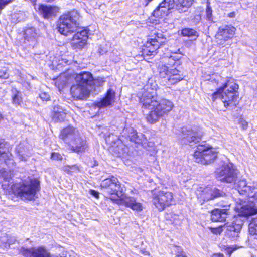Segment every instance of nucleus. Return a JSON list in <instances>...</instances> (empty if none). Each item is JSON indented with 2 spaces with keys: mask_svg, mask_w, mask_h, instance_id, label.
I'll list each match as a JSON object with an SVG mask.
<instances>
[{
  "mask_svg": "<svg viewBox=\"0 0 257 257\" xmlns=\"http://www.w3.org/2000/svg\"><path fill=\"white\" fill-rule=\"evenodd\" d=\"M15 0H0V14L2 11L8 5L12 3Z\"/></svg>",
  "mask_w": 257,
  "mask_h": 257,
  "instance_id": "obj_39",
  "label": "nucleus"
},
{
  "mask_svg": "<svg viewBox=\"0 0 257 257\" xmlns=\"http://www.w3.org/2000/svg\"><path fill=\"white\" fill-rule=\"evenodd\" d=\"M3 119L2 115L0 114V121Z\"/></svg>",
  "mask_w": 257,
  "mask_h": 257,
  "instance_id": "obj_53",
  "label": "nucleus"
},
{
  "mask_svg": "<svg viewBox=\"0 0 257 257\" xmlns=\"http://www.w3.org/2000/svg\"><path fill=\"white\" fill-rule=\"evenodd\" d=\"M31 1L32 3H33L34 4V5H35V3L36 2V0H30Z\"/></svg>",
  "mask_w": 257,
  "mask_h": 257,
  "instance_id": "obj_52",
  "label": "nucleus"
},
{
  "mask_svg": "<svg viewBox=\"0 0 257 257\" xmlns=\"http://www.w3.org/2000/svg\"><path fill=\"white\" fill-rule=\"evenodd\" d=\"M63 62L65 63V64H68V61L66 60V59H63L62 60V62L60 63L61 64H63Z\"/></svg>",
  "mask_w": 257,
  "mask_h": 257,
  "instance_id": "obj_51",
  "label": "nucleus"
},
{
  "mask_svg": "<svg viewBox=\"0 0 257 257\" xmlns=\"http://www.w3.org/2000/svg\"><path fill=\"white\" fill-rule=\"evenodd\" d=\"M194 0H176V9L180 13L186 11Z\"/></svg>",
  "mask_w": 257,
  "mask_h": 257,
  "instance_id": "obj_28",
  "label": "nucleus"
},
{
  "mask_svg": "<svg viewBox=\"0 0 257 257\" xmlns=\"http://www.w3.org/2000/svg\"><path fill=\"white\" fill-rule=\"evenodd\" d=\"M204 17L206 20L211 22H214V18L212 15V10L211 7L209 6L208 4L207 5V7L206 8V10L205 12Z\"/></svg>",
  "mask_w": 257,
  "mask_h": 257,
  "instance_id": "obj_34",
  "label": "nucleus"
},
{
  "mask_svg": "<svg viewBox=\"0 0 257 257\" xmlns=\"http://www.w3.org/2000/svg\"><path fill=\"white\" fill-rule=\"evenodd\" d=\"M24 38L28 41H34L38 36L36 29L33 27L27 28L24 31Z\"/></svg>",
  "mask_w": 257,
  "mask_h": 257,
  "instance_id": "obj_29",
  "label": "nucleus"
},
{
  "mask_svg": "<svg viewBox=\"0 0 257 257\" xmlns=\"http://www.w3.org/2000/svg\"><path fill=\"white\" fill-rule=\"evenodd\" d=\"M223 192L216 188L207 186L205 188L200 187L197 192V195L200 201L206 202L222 196Z\"/></svg>",
  "mask_w": 257,
  "mask_h": 257,
  "instance_id": "obj_14",
  "label": "nucleus"
},
{
  "mask_svg": "<svg viewBox=\"0 0 257 257\" xmlns=\"http://www.w3.org/2000/svg\"><path fill=\"white\" fill-rule=\"evenodd\" d=\"M235 209L238 214L234 215L231 223L227 222L224 226V228H226V235L234 240L238 236L247 217L257 214V206L253 203L247 204L245 202H241L236 205Z\"/></svg>",
  "mask_w": 257,
  "mask_h": 257,
  "instance_id": "obj_3",
  "label": "nucleus"
},
{
  "mask_svg": "<svg viewBox=\"0 0 257 257\" xmlns=\"http://www.w3.org/2000/svg\"><path fill=\"white\" fill-rule=\"evenodd\" d=\"M222 209H215L211 212V220L213 222H223L226 220L228 215L230 204H220Z\"/></svg>",
  "mask_w": 257,
  "mask_h": 257,
  "instance_id": "obj_22",
  "label": "nucleus"
},
{
  "mask_svg": "<svg viewBox=\"0 0 257 257\" xmlns=\"http://www.w3.org/2000/svg\"><path fill=\"white\" fill-rule=\"evenodd\" d=\"M20 146H19L18 148L16 149V151L18 153V157L19 159L21 161H26V158L25 156H23V154H21L23 153V151H20Z\"/></svg>",
  "mask_w": 257,
  "mask_h": 257,
  "instance_id": "obj_41",
  "label": "nucleus"
},
{
  "mask_svg": "<svg viewBox=\"0 0 257 257\" xmlns=\"http://www.w3.org/2000/svg\"><path fill=\"white\" fill-rule=\"evenodd\" d=\"M177 249L178 252V254L176 255V257H186V256L182 251L181 248L180 247H177Z\"/></svg>",
  "mask_w": 257,
  "mask_h": 257,
  "instance_id": "obj_44",
  "label": "nucleus"
},
{
  "mask_svg": "<svg viewBox=\"0 0 257 257\" xmlns=\"http://www.w3.org/2000/svg\"><path fill=\"white\" fill-rule=\"evenodd\" d=\"M152 201L155 207L162 211L173 204V195L170 192L159 191L153 194Z\"/></svg>",
  "mask_w": 257,
  "mask_h": 257,
  "instance_id": "obj_10",
  "label": "nucleus"
},
{
  "mask_svg": "<svg viewBox=\"0 0 257 257\" xmlns=\"http://www.w3.org/2000/svg\"><path fill=\"white\" fill-rule=\"evenodd\" d=\"M9 76L8 68L6 67L0 68V78L3 79H7Z\"/></svg>",
  "mask_w": 257,
  "mask_h": 257,
  "instance_id": "obj_37",
  "label": "nucleus"
},
{
  "mask_svg": "<svg viewBox=\"0 0 257 257\" xmlns=\"http://www.w3.org/2000/svg\"><path fill=\"white\" fill-rule=\"evenodd\" d=\"M115 98V92L109 89L105 96L101 101L97 102L95 105L99 108H103L110 106Z\"/></svg>",
  "mask_w": 257,
  "mask_h": 257,
  "instance_id": "obj_24",
  "label": "nucleus"
},
{
  "mask_svg": "<svg viewBox=\"0 0 257 257\" xmlns=\"http://www.w3.org/2000/svg\"><path fill=\"white\" fill-rule=\"evenodd\" d=\"M238 85L233 81H228L223 86V88H219L217 91L215 92L212 95V98L215 100L218 97V95L223 92V90L225 88H228L226 90L227 92H231L233 93L238 94L237 90L238 89Z\"/></svg>",
  "mask_w": 257,
  "mask_h": 257,
  "instance_id": "obj_26",
  "label": "nucleus"
},
{
  "mask_svg": "<svg viewBox=\"0 0 257 257\" xmlns=\"http://www.w3.org/2000/svg\"><path fill=\"white\" fill-rule=\"evenodd\" d=\"M39 182L36 179H29L22 184L14 185L12 188L14 192L21 198L32 200L37 198V192L39 190Z\"/></svg>",
  "mask_w": 257,
  "mask_h": 257,
  "instance_id": "obj_7",
  "label": "nucleus"
},
{
  "mask_svg": "<svg viewBox=\"0 0 257 257\" xmlns=\"http://www.w3.org/2000/svg\"><path fill=\"white\" fill-rule=\"evenodd\" d=\"M181 34L184 37H187L192 39L195 40L198 37V33L194 29L191 28H184L182 30Z\"/></svg>",
  "mask_w": 257,
  "mask_h": 257,
  "instance_id": "obj_31",
  "label": "nucleus"
},
{
  "mask_svg": "<svg viewBox=\"0 0 257 257\" xmlns=\"http://www.w3.org/2000/svg\"><path fill=\"white\" fill-rule=\"evenodd\" d=\"M156 83L151 84L149 82L143 88L142 94L139 96L140 103L142 107L150 110L146 115V119L150 123H155L167 114L174 107L172 102L169 100L164 99L157 101V89Z\"/></svg>",
  "mask_w": 257,
  "mask_h": 257,
  "instance_id": "obj_1",
  "label": "nucleus"
},
{
  "mask_svg": "<svg viewBox=\"0 0 257 257\" xmlns=\"http://www.w3.org/2000/svg\"><path fill=\"white\" fill-rule=\"evenodd\" d=\"M119 154H120V152H118V153H116V155H117V156H118Z\"/></svg>",
  "mask_w": 257,
  "mask_h": 257,
  "instance_id": "obj_54",
  "label": "nucleus"
},
{
  "mask_svg": "<svg viewBox=\"0 0 257 257\" xmlns=\"http://www.w3.org/2000/svg\"><path fill=\"white\" fill-rule=\"evenodd\" d=\"M88 31L87 29H84L80 31L77 32L73 37L72 40V45L74 49H81L87 44L88 39Z\"/></svg>",
  "mask_w": 257,
  "mask_h": 257,
  "instance_id": "obj_19",
  "label": "nucleus"
},
{
  "mask_svg": "<svg viewBox=\"0 0 257 257\" xmlns=\"http://www.w3.org/2000/svg\"><path fill=\"white\" fill-rule=\"evenodd\" d=\"M230 15H230V17H231V16H232V14H231V13H230Z\"/></svg>",
  "mask_w": 257,
  "mask_h": 257,
  "instance_id": "obj_56",
  "label": "nucleus"
},
{
  "mask_svg": "<svg viewBox=\"0 0 257 257\" xmlns=\"http://www.w3.org/2000/svg\"><path fill=\"white\" fill-rule=\"evenodd\" d=\"M21 252L25 257H50L49 251L43 246L22 248Z\"/></svg>",
  "mask_w": 257,
  "mask_h": 257,
  "instance_id": "obj_18",
  "label": "nucleus"
},
{
  "mask_svg": "<svg viewBox=\"0 0 257 257\" xmlns=\"http://www.w3.org/2000/svg\"><path fill=\"white\" fill-rule=\"evenodd\" d=\"M1 176L5 181L10 182V180L12 179L11 174L10 172L8 171H3L1 173Z\"/></svg>",
  "mask_w": 257,
  "mask_h": 257,
  "instance_id": "obj_38",
  "label": "nucleus"
},
{
  "mask_svg": "<svg viewBox=\"0 0 257 257\" xmlns=\"http://www.w3.org/2000/svg\"><path fill=\"white\" fill-rule=\"evenodd\" d=\"M15 91L16 92V93L13 97V101L14 103L19 105L22 102L21 93L16 90H15Z\"/></svg>",
  "mask_w": 257,
  "mask_h": 257,
  "instance_id": "obj_36",
  "label": "nucleus"
},
{
  "mask_svg": "<svg viewBox=\"0 0 257 257\" xmlns=\"http://www.w3.org/2000/svg\"><path fill=\"white\" fill-rule=\"evenodd\" d=\"M75 80L77 84L84 85L92 89V84L100 86L104 82L102 78L94 79L92 74L89 72H83L77 74L75 77Z\"/></svg>",
  "mask_w": 257,
  "mask_h": 257,
  "instance_id": "obj_15",
  "label": "nucleus"
},
{
  "mask_svg": "<svg viewBox=\"0 0 257 257\" xmlns=\"http://www.w3.org/2000/svg\"><path fill=\"white\" fill-rule=\"evenodd\" d=\"M51 158L52 159L57 161L61 160L62 159V155L56 152H53L51 154Z\"/></svg>",
  "mask_w": 257,
  "mask_h": 257,
  "instance_id": "obj_40",
  "label": "nucleus"
},
{
  "mask_svg": "<svg viewBox=\"0 0 257 257\" xmlns=\"http://www.w3.org/2000/svg\"><path fill=\"white\" fill-rule=\"evenodd\" d=\"M166 41V38L161 32L155 33L154 35L151 36L148 39L146 44V48L143 50V54L149 56L154 55L156 51Z\"/></svg>",
  "mask_w": 257,
  "mask_h": 257,
  "instance_id": "obj_11",
  "label": "nucleus"
},
{
  "mask_svg": "<svg viewBox=\"0 0 257 257\" xmlns=\"http://www.w3.org/2000/svg\"><path fill=\"white\" fill-rule=\"evenodd\" d=\"M88 31L87 29H84L80 31L77 32L73 37L72 40V45L74 49H81L87 44L88 39Z\"/></svg>",
  "mask_w": 257,
  "mask_h": 257,
  "instance_id": "obj_20",
  "label": "nucleus"
},
{
  "mask_svg": "<svg viewBox=\"0 0 257 257\" xmlns=\"http://www.w3.org/2000/svg\"><path fill=\"white\" fill-rule=\"evenodd\" d=\"M79 14L77 11L73 10L60 17L58 22V31L62 34L68 36L77 30Z\"/></svg>",
  "mask_w": 257,
  "mask_h": 257,
  "instance_id": "obj_6",
  "label": "nucleus"
},
{
  "mask_svg": "<svg viewBox=\"0 0 257 257\" xmlns=\"http://www.w3.org/2000/svg\"><path fill=\"white\" fill-rule=\"evenodd\" d=\"M230 15H230V17H231V16H232V14H231V13H230Z\"/></svg>",
  "mask_w": 257,
  "mask_h": 257,
  "instance_id": "obj_55",
  "label": "nucleus"
},
{
  "mask_svg": "<svg viewBox=\"0 0 257 257\" xmlns=\"http://www.w3.org/2000/svg\"><path fill=\"white\" fill-rule=\"evenodd\" d=\"M236 249V248H233V247H227L225 250H226L227 252L228 253V254L230 255L232 253V252L235 250Z\"/></svg>",
  "mask_w": 257,
  "mask_h": 257,
  "instance_id": "obj_46",
  "label": "nucleus"
},
{
  "mask_svg": "<svg viewBox=\"0 0 257 257\" xmlns=\"http://www.w3.org/2000/svg\"><path fill=\"white\" fill-rule=\"evenodd\" d=\"M215 173L217 178L221 181L232 183L237 179L238 171L232 164L224 163L216 169Z\"/></svg>",
  "mask_w": 257,
  "mask_h": 257,
  "instance_id": "obj_9",
  "label": "nucleus"
},
{
  "mask_svg": "<svg viewBox=\"0 0 257 257\" xmlns=\"http://www.w3.org/2000/svg\"><path fill=\"white\" fill-rule=\"evenodd\" d=\"M39 96L43 101H47L50 100V95L46 92L41 93Z\"/></svg>",
  "mask_w": 257,
  "mask_h": 257,
  "instance_id": "obj_42",
  "label": "nucleus"
},
{
  "mask_svg": "<svg viewBox=\"0 0 257 257\" xmlns=\"http://www.w3.org/2000/svg\"><path fill=\"white\" fill-rule=\"evenodd\" d=\"M235 187L240 194L246 193L248 195L249 192L253 193L257 189V184L255 186L249 185L245 180H240L235 185Z\"/></svg>",
  "mask_w": 257,
  "mask_h": 257,
  "instance_id": "obj_25",
  "label": "nucleus"
},
{
  "mask_svg": "<svg viewBox=\"0 0 257 257\" xmlns=\"http://www.w3.org/2000/svg\"><path fill=\"white\" fill-rule=\"evenodd\" d=\"M211 257H224V255L220 253H214L212 255Z\"/></svg>",
  "mask_w": 257,
  "mask_h": 257,
  "instance_id": "obj_49",
  "label": "nucleus"
},
{
  "mask_svg": "<svg viewBox=\"0 0 257 257\" xmlns=\"http://www.w3.org/2000/svg\"><path fill=\"white\" fill-rule=\"evenodd\" d=\"M2 145V140H0V149L1 148ZM0 158L3 160L6 164H10L13 163L12 155L9 152H2L0 150Z\"/></svg>",
  "mask_w": 257,
  "mask_h": 257,
  "instance_id": "obj_32",
  "label": "nucleus"
},
{
  "mask_svg": "<svg viewBox=\"0 0 257 257\" xmlns=\"http://www.w3.org/2000/svg\"><path fill=\"white\" fill-rule=\"evenodd\" d=\"M98 51L100 55H103L106 52V50H103L101 47L99 48Z\"/></svg>",
  "mask_w": 257,
  "mask_h": 257,
  "instance_id": "obj_50",
  "label": "nucleus"
},
{
  "mask_svg": "<svg viewBox=\"0 0 257 257\" xmlns=\"http://www.w3.org/2000/svg\"><path fill=\"white\" fill-rule=\"evenodd\" d=\"M52 257H70V255L67 252H64L61 255L54 256Z\"/></svg>",
  "mask_w": 257,
  "mask_h": 257,
  "instance_id": "obj_48",
  "label": "nucleus"
},
{
  "mask_svg": "<svg viewBox=\"0 0 257 257\" xmlns=\"http://www.w3.org/2000/svg\"><path fill=\"white\" fill-rule=\"evenodd\" d=\"M92 89L84 85L77 84L71 86L70 91L74 98L78 100H84L89 97L90 92Z\"/></svg>",
  "mask_w": 257,
  "mask_h": 257,
  "instance_id": "obj_17",
  "label": "nucleus"
},
{
  "mask_svg": "<svg viewBox=\"0 0 257 257\" xmlns=\"http://www.w3.org/2000/svg\"><path fill=\"white\" fill-rule=\"evenodd\" d=\"M230 15H230V17H231V16H232V14H231V13H230Z\"/></svg>",
  "mask_w": 257,
  "mask_h": 257,
  "instance_id": "obj_57",
  "label": "nucleus"
},
{
  "mask_svg": "<svg viewBox=\"0 0 257 257\" xmlns=\"http://www.w3.org/2000/svg\"><path fill=\"white\" fill-rule=\"evenodd\" d=\"M239 124L241 126V127L243 129L245 130L247 127L248 123L245 120L241 119L240 122Z\"/></svg>",
  "mask_w": 257,
  "mask_h": 257,
  "instance_id": "obj_43",
  "label": "nucleus"
},
{
  "mask_svg": "<svg viewBox=\"0 0 257 257\" xmlns=\"http://www.w3.org/2000/svg\"><path fill=\"white\" fill-rule=\"evenodd\" d=\"M63 170L69 174L76 172L79 171L78 167L76 165L65 166L63 167Z\"/></svg>",
  "mask_w": 257,
  "mask_h": 257,
  "instance_id": "obj_35",
  "label": "nucleus"
},
{
  "mask_svg": "<svg viewBox=\"0 0 257 257\" xmlns=\"http://www.w3.org/2000/svg\"><path fill=\"white\" fill-rule=\"evenodd\" d=\"M202 136L199 127H183L181 134L178 136V140L182 144H187L192 142H198Z\"/></svg>",
  "mask_w": 257,
  "mask_h": 257,
  "instance_id": "obj_12",
  "label": "nucleus"
},
{
  "mask_svg": "<svg viewBox=\"0 0 257 257\" xmlns=\"http://www.w3.org/2000/svg\"><path fill=\"white\" fill-rule=\"evenodd\" d=\"M235 31V28L232 26H226L224 27H220L215 35L217 44L222 47L228 44L227 42L233 37Z\"/></svg>",
  "mask_w": 257,
  "mask_h": 257,
  "instance_id": "obj_13",
  "label": "nucleus"
},
{
  "mask_svg": "<svg viewBox=\"0 0 257 257\" xmlns=\"http://www.w3.org/2000/svg\"><path fill=\"white\" fill-rule=\"evenodd\" d=\"M176 0H164L153 12V15L157 18H161L169 14V11L176 9Z\"/></svg>",
  "mask_w": 257,
  "mask_h": 257,
  "instance_id": "obj_16",
  "label": "nucleus"
},
{
  "mask_svg": "<svg viewBox=\"0 0 257 257\" xmlns=\"http://www.w3.org/2000/svg\"><path fill=\"white\" fill-rule=\"evenodd\" d=\"M179 59L180 58L171 55L169 58L168 65H172V66L162 65L159 67L160 77L164 79V81L168 85L175 84L183 79L181 72L174 67V66L178 63Z\"/></svg>",
  "mask_w": 257,
  "mask_h": 257,
  "instance_id": "obj_5",
  "label": "nucleus"
},
{
  "mask_svg": "<svg viewBox=\"0 0 257 257\" xmlns=\"http://www.w3.org/2000/svg\"><path fill=\"white\" fill-rule=\"evenodd\" d=\"M218 96L221 97V100L223 102L225 107H233L236 105V102L238 97V94L229 92L225 91L223 93L222 92L220 93Z\"/></svg>",
  "mask_w": 257,
  "mask_h": 257,
  "instance_id": "obj_23",
  "label": "nucleus"
},
{
  "mask_svg": "<svg viewBox=\"0 0 257 257\" xmlns=\"http://www.w3.org/2000/svg\"><path fill=\"white\" fill-rule=\"evenodd\" d=\"M100 185L106 192L114 195V197H111L110 199L114 201L116 204L124 205L137 212L143 210L142 204L136 198L123 194V188L117 178L112 176L110 178L105 179L101 182Z\"/></svg>",
  "mask_w": 257,
  "mask_h": 257,
  "instance_id": "obj_2",
  "label": "nucleus"
},
{
  "mask_svg": "<svg viewBox=\"0 0 257 257\" xmlns=\"http://www.w3.org/2000/svg\"><path fill=\"white\" fill-rule=\"evenodd\" d=\"M249 232L251 236H257V217L251 219L249 224Z\"/></svg>",
  "mask_w": 257,
  "mask_h": 257,
  "instance_id": "obj_33",
  "label": "nucleus"
},
{
  "mask_svg": "<svg viewBox=\"0 0 257 257\" xmlns=\"http://www.w3.org/2000/svg\"><path fill=\"white\" fill-rule=\"evenodd\" d=\"M123 136H125L130 138L131 141L136 144H145L147 142V138L145 136L141 133H138L133 127H126L123 131Z\"/></svg>",
  "mask_w": 257,
  "mask_h": 257,
  "instance_id": "obj_21",
  "label": "nucleus"
},
{
  "mask_svg": "<svg viewBox=\"0 0 257 257\" xmlns=\"http://www.w3.org/2000/svg\"><path fill=\"white\" fill-rule=\"evenodd\" d=\"M90 192H91V195H92L93 196H94L96 198H98L99 193L97 191H96L95 190H91Z\"/></svg>",
  "mask_w": 257,
  "mask_h": 257,
  "instance_id": "obj_47",
  "label": "nucleus"
},
{
  "mask_svg": "<svg viewBox=\"0 0 257 257\" xmlns=\"http://www.w3.org/2000/svg\"><path fill=\"white\" fill-rule=\"evenodd\" d=\"M247 196L250 198H254V199L257 200V191L255 192L253 194H252V193L249 192Z\"/></svg>",
  "mask_w": 257,
  "mask_h": 257,
  "instance_id": "obj_45",
  "label": "nucleus"
},
{
  "mask_svg": "<svg viewBox=\"0 0 257 257\" xmlns=\"http://www.w3.org/2000/svg\"><path fill=\"white\" fill-rule=\"evenodd\" d=\"M60 138L67 145V149L73 152L81 154L88 149L86 139L80 136L78 130L72 126L63 129Z\"/></svg>",
  "mask_w": 257,
  "mask_h": 257,
  "instance_id": "obj_4",
  "label": "nucleus"
},
{
  "mask_svg": "<svg viewBox=\"0 0 257 257\" xmlns=\"http://www.w3.org/2000/svg\"><path fill=\"white\" fill-rule=\"evenodd\" d=\"M54 7H48L41 5L39 7V11L44 18L47 19L52 16L54 14Z\"/></svg>",
  "mask_w": 257,
  "mask_h": 257,
  "instance_id": "obj_30",
  "label": "nucleus"
},
{
  "mask_svg": "<svg viewBox=\"0 0 257 257\" xmlns=\"http://www.w3.org/2000/svg\"><path fill=\"white\" fill-rule=\"evenodd\" d=\"M217 156V152L214 148L206 144H200L194 153L195 162L203 165L212 162Z\"/></svg>",
  "mask_w": 257,
  "mask_h": 257,
  "instance_id": "obj_8",
  "label": "nucleus"
},
{
  "mask_svg": "<svg viewBox=\"0 0 257 257\" xmlns=\"http://www.w3.org/2000/svg\"><path fill=\"white\" fill-rule=\"evenodd\" d=\"M66 113L63 108L59 105L54 106L53 109L52 119L55 122H62L64 120Z\"/></svg>",
  "mask_w": 257,
  "mask_h": 257,
  "instance_id": "obj_27",
  "label": "nucleus"
}]
</instances>
